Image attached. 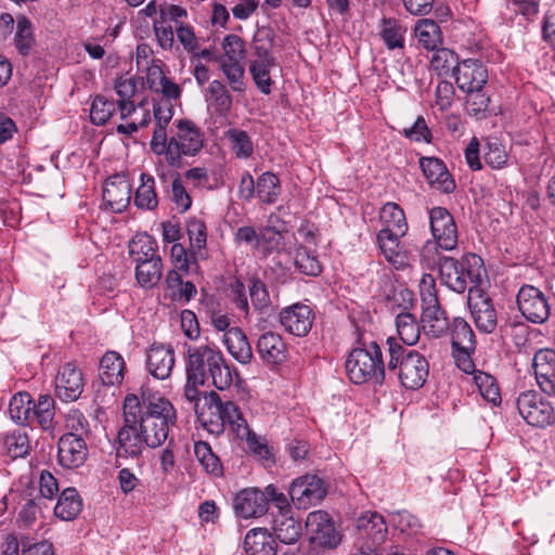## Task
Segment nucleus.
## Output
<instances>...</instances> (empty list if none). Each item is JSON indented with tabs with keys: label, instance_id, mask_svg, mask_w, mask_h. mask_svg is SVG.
<instances>
[{
	"label": "nucleus",
	"instance_id": "f257e3e1",
	"mask_svg": "<svg viewBox=\"0 0 555 555\" xmlns=\"http://www.w3.org/2000/svg\"><path fill=\"white\" fill-rule=\"evenodd\" d=\"M133 401L137 425L145 435L149 448H157L163 444L169 435L170 426L176 424V410L172 403L158 393L143 392L141 398L135 395H127L124 408Z\"/></svg>",
	"mask_w": 555,
	"mask_h": 555
},
{
	"label": "nucleus",
	"instance_id": "f03ea898",
	"mask_svg": "<svg viewBox=\"0 0 555 555\" xmlns=\"http://www.w3.org/2000/svg\"><path fill=\"white\" fill-rule=\"evenodd\" d=\"M185 374L192 383L209 379L218 390L229 389L233 383V371L228 364L222 351L212 343L186 346Z\"/></svg>",
	"mask_w": 555,
	"mask_h": 555
},
{
	"label": "nucleus",
	"instance_id": "7ed1b4c3",
	"mask_svg": "<svg viewBox=\"0 0 555 555\" xmlns=\"http://www.w3.org/2000/svg\"><path fill=\"white\" fill-rule=\"evenodd\" d=\"M386 346L387 375L390 378H398L406 389L416 390L423 387L429 374V363L426 358L416 350L403 347L392 336L387 338Z\"/></svg>",
	"mask_w": 555,
	"mask_h": 555
},
{
	"label": "nucleus",
	"instance_id": "20e7f679",
	"mask_svg": "<svg viewBox=\"0 0 555 555\" xmlns=\"http://www.w3.org/2000/svg\"><path fill=\"white\" fill-rule=\"evenodd\" d=\"M434 262L438 266L442 284L457 294L479 287L486 272L482 259L475 254L461 259L439 255Z\"/></svg>",
	"mask_w": 555,
	"mask_h": 555
},
{
	"label": "nucleus",
	"instance_id": "39448f33",
	"mask_svg": "<svg viewBox=\"0 0 555 555\" xmlns=\"http://www.w3.org/2000/svg\"><path fill=\"white\" fill-rule=\"evenodd\" d=\"M345 367L350 382L356 385L373 382L382 386L387 377L382 349L375 341L353 348L347 357Z\"/></svg>",
	"mask_w": 555,
	"mask_h": 555
},
{
	"label": "nucleus",
	"instance_id": "423d86ee",
	"mask_svg": "<svg viewBox=\"0 0 555 555\" xmlns=\"http://www.w3.org/2000/svg\"><path fill=\"white\" fill-rule=\"evenodd\" d=\"M133 401L124 408V425L118 430L113 447L116 453L115 466H121V459H139L147 447L145 435L137 425Z\"/></svg>",
	"mask_w": 555,
	"mask_h": 555
},
{
	"label": "nucleus",
	"instance_id": "0eeeda50",
	"mask_svg": "<svg viewBox=\"0 0 555 555\" xmlns=\"http://www.w3.org/2000/svg\"><path fill=\"white\" fill-rule=\"evenodd\" d=\"M176 131L171 134L169 145V166L176 169L183 167L182 158L197 155L204 145L202 130L194 121L179 119L175 121Z\"/></svg>",
	"mask_w": 555,
	"mask_h": 555
},
{
	"label": "nucleus",
	"instance_id": "6e6552de",
	"mask_svg": "<svg viewBox=\"0 0 555 555\" xmlns=\"http://www.w3.org/2000/svg\"><path fill=\"white\" fill-rule=\"evenodd\" d=\"M420 292L423 307V327L433 337H441L449 328V320L439 304L436 281L431 274L423 275Z\"/></svg>",
	"mask_w": 555,
	"mask_h": 555
},
{
	"label": "nucleus",
	"instance_id": "1a4fd4ad",
	"mask_svg": "<svg viewBox=\"0 0 555 555\" xmlns=\"http://www.w3.org/2000/svg\"><path fill=\"white\" fill-rule=\"evenodd\" d=\"M516 302L521 315L532 324H544L551 315L550 297L533 285L524 284L518 289Z\"/></svg>",
	"mask_w": 555,
	"mask_h": 555
},
{
	"label": "nucleus",
	"instance_id": "9d476101",
	"mask_svg": "<svg viewBox=\"0 0 555 555\" xmlns=\"http://www.w3.org/2000/svg\"><path fill=\"white\" fill-rule=\"evenodd\" d=\"M517 409L521 417L531 426L545 427L555 422L553 406L534 390L524 391L519 395Z\"/></svg>",
	"mask_w": 555,
	"mask_h": 555
},
{
	"label": "nucleus",
	"instance_id": "9b49d317",
	"mask_svg": "<svg viewBox=\"0 0 555 555\" xmlns=\"http://www.w3.org/2000/svg\"><path fill=\"white\" fill-rule=\"evenodd\" d=\"M326 493L324 481L311 474L295 478L288 488L291 501L298 509H307L312 505L320 504Z\"/></svg>",
	"mask_w": 555,
	"mask_h": 555
},
{
	"label": "nucleus",
	"instance_id": "f8f14e48",
	"mask_svg": "<svg viewBox=\"0 0 555 555\" xmlns=\"http://www.w3.org/2000/svg\"><path fill=\"white\" fill-rule=\"evenodd\" d=\"M306 529L310 543L318 546L334 548L341 540L333 518L325 511L319 509L309 513L306 519Z\"/></svg>",
	"mask_w": 555,
	"mask_h": 555
},
{
	"label": "nucleus",
	"instance_id": "ddd939ff",
	"mask_svg": "<svg viewBox=\"0 0 555 555\" xmlns=\"http://www.w3.org/2000/svg\"><path fill=\"white\" fill-rule=\"evenodd\" d=\"M467 304L479 332L493 333L498 326V314L489 296L479 287L469 288Z\"/></svg>",
	"mask_w": 555,
	"mask_h": 555
},
{
	"label": "nucleus",
	"instance_id": "4468645a",
	"mask_svg": "<svg viewBox=\"0 0 555 555\" xmlns=\"http://www.w3.org/2000/svg\"><path fill=\"white\" fill-rule=\"evenodd\" d=\"M429 224L436 244L444 249L452 250L457 246V228L453 216L444 207H433L429 210Z\"/></svg>",
	"mask_w": 555,
	"mask_h": 555
},
{
	"label": "nucleus",
	"instance_id": "2eb2a0df",
	"mask_svg": "<svg viewBox=\"0 0 555 555\" xmlns=\"http://www.w3.org/2000/svg\"><path fill=\"white\" fill-rule=\"evenodd\" d=\"M453 76L463 92L478 91L488 80V70L479 60L467 59L453 67Z\"/></svg>",
	"mask_w": 555,
	"mask_h": 555
},
{
	"label": "nucleus",
	"instance_id": "dca6fc26",
	"mask_svg": "<svg viewBox=\"0 0 555 555\" xmlns=\"http://www.w3.org/2000/svg\"><path fill=\"white\" fill-rule=\"evenodd\" d=\"M313 320L312 309L300 302L286 307L280 312L281 325L285 331L298 337H304L310 332Z\"/></svg>",
	"mask_w": 555,
	"mask_h": 555
},
{
	"label": "nucleus",
	"instance_id": "f3484780",
	"mask_svg": "<svg viewBox=\"0 0 555 555\" xmlns=\"http://www.w3.org/2000/svg\"><path fill=\"white\" fill-rule=\"evenodd\" d=\"M420 167L426 180L435 190L444 194H450L455 190V181L441 159L423 156L420 158Z\"/></svg>",
	"mask_w": 555,
	"mask_h": 555
},
{
	"label": "nucleus",
	"instance_id": "a211bd4d",
	"mask_svg": "<svg viewBox=\"0 0 555 555\" xmlns=\"http://www.w3.org/2000/svg\"><path fill=\"white\" fill-rule=\"evenodd\" d=\"M175 366V350L170 345L154 343L146 351V369L157 379H167Z\"/></svg>",
	"mask_w": 555,
	"mask_h": 555
},
{
	"label": "nucleus",
	"instance_id": "6ab92c4d",
	"mask_svg": "<svg viewBox=\"0 0 555 555\" xmlns=\"http://www.w3.org/2000/svg\"><path fill=\"white\" fill-rule=\"evenodd\" d=\"M532 367L542 391L555 397V350H538L532 358Z\"/></svg>",
	"mask_w": 555,
	"mask_h": 555
},
{
	"label": "nucleus",
	"instance_id": "aec40b11",
	"mask_svg": "<svg viewBox=\"0 0 555 555\" xmlns=\"http://www.w3.org/2000/svg\"><path fill=\"white\" fill-rule=\"evenodd\" d=\"M83 390L82 373L73 364L67 363L59 371L55 378V393L65 402L77 400Z\"/></svg>",
	"mask_w": 555,
	"mask_h": 555
},
{
	"label": "nucleus",
	"instance_id": "412c9836",
	"mask_svg": "<svg viewBox=\"0 0 555 555\" xmlns=\"http://www.w3.org/2000/svg\"><path fill=\"white\" fill-rule=\"evenodd\" d=\"M131 199V185L122 176L109 177L103 188L105 207L113 212L125 210Z\"/></svg>",
	"mask_w": 555,
	"mask_h": 555
},
{
	"label": "nucleus",
	"instance_id": "4be33fe9",
	"mask_svg": "<svg viewBox=\"0 0 555 555\" xmlns=\"http://www.w3.org/2000/svg\"><path fill=\"white\" fill-rule=\"evenodd\" d=\"M234 509L237 516L245 519L260 517L268 511V498L258 489H244L234 499Z\"/></svg>",
	"mask_w": 555,
	"mask_h": 555
},
{
	"label": "nucleus",
	"instance_id": "5701e85b",
	"mask_svg": "<svg viewBox=\"0 0 555 555\" xmlns=\"http://www.w3.org/2000/svg\"><path fill=\"white\" fill-rule=\"evenodd\" d=\"M57 448L59 462L65 468L79 467L87 460L88 449L83 438L63 435L59 440Z\"/></svg>",
	"mask_w": 555,
	"mask_h": 555
},
{
	"label": "nucleus",
	"instance_id": "b1692460",
	"mask_svg": "<svg viewBox=\"0 0 555 555\" xmlns=\"http://www.w3.org/2000/svg\"><path fill=\"white\" fill-rule=\"evenodd\" d=\"M391 230H380L377 243L386 260L396 269H402L409 263V251L401 245L400 237L404 234L390 233Z\"/></svg>",
	"mask_w": 555,
	"mask_h": 555
},
{
	"label": "nucleus",
	"instance_id": "393cba45",
	"mask_svg": "<svg viewBox=\"0 0 555 555\" xmlns=\"http://www.w3.org/2000/svg\"><path fill=\"white\" fill-rule=\"evenodd\" d=\"M256 350L267 364H280L287 358V348L281 335L266 332L259 336Z\"/></svg>",
	"mask_w": 555,
	"mask_h": 555
},
{
	"label": "nucleus",
	"instance_id": "a878e982",
	"mask_svg": "<svg viewBox=\"0 0 555 555\" xmlns=\"http://www.w3.org/2000/svg\"><path fill=\"white\" fill-rule=\"evenodd\" d=\"M219 404V395L216 391H210L205 397L203 408L196 409V416L203 427L212 435H220L224 431L221 410L217 409Z\"/></svg>",
	"mask_w": 555,
	"mask_h": 555
},
{
	"label": "nucleus",
	"instance_id": "bb28decb",
	"mask_svg": "<svg viewBox=\"0 0 555 555\" xmlns=\"http://www.w3.org/2000/svg\"><path fill=\"white\" fill-rule=\"evenodd\" d=\"M276 66L274 55L258 56L253 55L249 61L248 70L257 87L262 94H270L273 80L271 79V69Z\"/></svg>",
	"mask_w": 555,
	"mask_h": 555
},
{
	"label": "nucleus",
	"instance_id": "cd10ccee",
	"mask_svg": "<svg viewBox=\"0 0 555 555\" xmlns=\"http://www.w3.org/2000/svg\"><path fill=\"white\" fill-rule=\"evenodd\" d=\"M357 529L361 537L372 542V546L380 545L387 535L384 517L376 512H367L357 520Z\"/></svg>",
	"mask_w": 555,
	"mask_h": 555
},
{
	"label": "nucleus",
	"instance_id": "c85d7f7f",
	"mask_svg": "<svg viewBox=\"0 0 555 555\" xmlns=\"http://www.w3.org/2000/svg\"><path fill=\"white\" fill-rule=\"evenodd\" d=\"M276 542L267 529L254 528L244 539V550L247 555H275Z\"/></svg>",
	"mask_w": 555,
	"mask_h": 555
},
{
	"label": "nucleus",
	"instance_id": "c756f323",
	"mask_svg": "<svg viewBox=\"0 0 555 555\" xmlns=\"http://www.w3.org/2000/svg\"><path fill=\"white\" fill-rule=\"evenodd\" d=\"M125 361L116 351H107L100 361L99 376L103 385L116 386L124 380Z\"/></svg>",
	"mask_w": 555,
	"mask_h": 555
},
{
	"label": "nucleus",
	"instance_id": "7c9ffc66",
	"mask_svg": "<svg viewBox=\"0 0 555 555\" xmlns=\"http://www.w3.org/2000/svg\"><path fill=\"white\" fill-rule=\"evenodd\" d=\"M229 353L240 363L247 364L253 359V350L245 333L240 327H231L223 335Z\"/></svg>",
	"mask_w": 555,
	"mask_h": 555
},
{
	"label": "nucleus",
	"instance_id": "2f4dec72",
	"mask_svg": "<svg viewBox=\"0 0 555 555\" xmlns=\"http://www.w3.org/2000/svg\"><path fill=\"white\" fill-rule=\"evenodd\" d=\"M13 44L22 56L31 54L36 47V37L31 21L23 14L17 15Z\"/></svg>",
	"mask_w": 555,
	"mask_h": 555
},
{
	"label": "nucleus",
	"instance_id": "473e14b6",
	"mask_svg": "<svg viewBox=\"0 0 555 555\" xmlns=\"http://www.w3.org/2000/svg\"><path fill=\"white\" fill-rule=\"evenodd\" d=\"M301 524L289 514H276L273 530L276 539L284 544H294L301 535Z\"/></svg>",
	"mask_w": 555,
	"mask_h": 555
},
{
	"label": "nucleus",
	"instance_id": "72a5a7b5",
	"mask_svg": "<svg viewBox=\"0 0 555 555\" xmlns=\"http://www.w3.org/2000/svg\"><path fill=\"white\" fill-rule=\"evenodd\" d=\"M82 500L75 488H66L62 491L54 507V515L62 520H73L81 512Z\"/></svg>",
	"mask_w": 555,
	"mask_h": 555
},
{
	"label": "nucleus",
	"instance_id": "f704fd0d",
	"mask_svg": "<svg viewBox=\"0 0 555 555\" xmlns=\"http://www.w3.org/2000/svg\"><path fill=\"white\" fill-rule=\"evenodd\" d=\"M217 409L221 410L223 427L229 425L240 439H244V435L248 434L249 428L238 406L230 400L222 401L219 396Z\"/></svg>",
	"mask_w": 555,
	"mask_h": 555
},
{
	"label": "nucleus",
	"instance_id": "c9c22d12",
	"mask_svg": "<svg viewBox=\"0 0 555 555\" xmlns=\"http://www.w3.org/2000/svg\"><path fill=\"white\" fill-rule=\"evenodd\" d=\"M414 34L426 50L435 51L442 43L441 29L434 20H420L414 27Z\"/></svg>",
	"mask_w": 555,
	"mask_h": 555
},
{
	"label": "nucleus",
	"instance_id": "e433bc0d",
	"mask_svg": "<svg viewBox=\"0 0 555 555\" xmlns=\"http://www.w3.org/2000/svg\"><path fill=\"white\" fill-rule=\"evenodd\" d=\"M163 275V261L160 256L140 261L135 266V279L144 288H152L158 284Z\"/></svg>",
	"mask_w": 555,
	"mask_h": 555
},
{
	"label": "nucleus",
	"instance_id": "4c0bfd02",
	"mask_svg": "<svg viewBox=\"0 0 555 555\" xmlns=\"http://www.w3.org/2000/svg\"><path fill=\"white\" fill-rule=\"evenodd\" d=\"M209 106L219 115H227L233 105V98L227 86L219 80H212L206 90Z\"/></svg>",
	"mask_w": 555,
	"mask_h": 555
},
{
	"label": "nucleus",
	"instance_id": "58836bf2",
	"mask_svg": "<svg viewBox=\"0 0 555 555\" xmlns=\"http://www.w3.org/2000/svg\"><path fill=\"white\" fill-rule=\"evenodd\" d=\"M453 350H476V338L473 328L463 318H454L451 327Z\"/></svg>",
	"mask_w": 555,
	"mask_h": 555
},
{
	"label": "nucleus",
	"instance_id": "ea45409f",
	"mask_svg": "<svg viewBox=\"0 0 555 555\" xmlns=\"http://www.w3.org/2000/svg\"><path fill=\"white\" fill-rule=\"evenodd\" d=\"M379 35L389 50L404 47L405 28L392 17H384L379 23Z\"/></svg>",
	"mask_w": 555,
	"mask_h": 555
},
{
	"label": "nucleus",
	"instance_id": "a19ab883",
	"mask_svg": "<svg viewBox=\"0 0 555 555\" xmlns=\"http://www.w3.org/2000/svg\"><path fill=\"white\" fill-rule=\"evenodd\" d=\"M281 194V183L276 175L270 171L261 173L256 181V196L263 204L271 205Z\"/></svg>",
	"mask_w": 555,
	"mask_h": 555
},
{
	"label": "nucleus",
	"instance_id": "79ce46f5",
	"mask_svg": "<svg viewBox=\"0 0 555 555\" xmlns=\"http://www.w3.org/2000/svg\"><path fill=\"white\" fill-rule=\"evenodd\" d=\"M157 242L149 234H137L129 243V254L135 263L159 256Z\"/></svg>",
	"mask_w": 555,
	"mask_h": 555
},
{
	"label": "nucleus",
	"instance_id": "37998d69",
	"mask_svg": "<svg viewBox=\"0 0 555 555\" xmlns=\"http://www.w3.org/2000/svg\"><path fill=\"white\" fill-rule=\"evenodd\" d=\"M396 326L399 339L406 347L415 345L420 340V325L414 314L401 312L396 318Z\"/></svg>",
	"mask_w": 555,
	"mask_h": 555
},
{
	"label": "nucleus",
	"instance_id": "c03bdc74",
	"mask_svg": "<svg viewBox=\"0 0 555 555\" xmlns=\"http://www.w3.org/2000/svg\"><path fill=\"white\" fill-rule=\"evenodd\" d=\"M141 184L134 195V205L140 209L153 210L158 205L155 192V179L147 173H141Z\"/></svg>",
	"mask_w": 555,
	"mask_h": 555
},
{
	"label": "nucleus",
	"instance_id": "a18cd8bd",
	"mask_svg": "<svg viewBox=\"0 0 555 555\" xmlns=\"http://www.w3.org/2000/svg\"><path fill=\"white\" fill-rule=\"evenodd\" d=\"M54 400L49 395H41L37 403L33 401L31 424L35 422L44 429L53 428Z\"/></svg>",
	"mask_w": 555,
	"mask_h": 555
},
{
	"label": "nucleus",
	"instance_id": "49530a36",
	"mask_svg": "<svg viewBox=\"0 0 555 555\" xmlns=\"http://www.w3.org/2000/svg\"><path fill=\"white\" fill-rule=\"evenodd\" d=\"M380 219L385 224L383 230H391L390 233L405 234L408 223L403 210L395 203H386L380 211Z\"/></svg>",
	"mask_w": 555,
	"mask_h": 555
},
{
	"label": "nucleus",
	"instance_id": "de8ad7c7",
	"mask_svg": "<svg viewBox=\"0 0 555 555\" xmlns=\"http://www.w3.org/2000/svg\"><path fill=\"white\" fill-rule=\"evenodd\" d=\"M194 453L203 469L215 477L223 474V467L219 457L212 452L210 446L205 441L194 443Z\"/></svg>",
	"mask_w": 555,
	"mask_h": 555
},
{
	"label": "nucleus",
	"instance_id": "09e8293b",
	"mask_svg": "<svg viewBox=\"0 0 555 555\" xmlns=\"http://www.w3.org/2000/svg\"><path fill=\"white\" fill-rule=\"evenodd\" d=\"M33 400L29 393L20 392L12 397L9 404L11 418L20 424H31Z\"/></svg>",
	"mask_w": 555,
	"mask_h": 555
},
{
	"label": "nucleus",
	"instance_id": "8fccbe9b",
	"mask_svg": "<svg viewBox=\"0 0 555 555\" xmlns=\"http://www.w3.org/2000/svg\"><path fill=\"white\" fill-rule=\"evenodd\" d=\"M219 67L233 92L246 91L245 68L240 61H219Z\"/></svg>",
	"mask_w": 555,
	"mask_h": 555
},
{
	"label": "nucleus",
	"instance_id": "3c124183",
	"mask_svg": "<svg viewBox=\"0 0 555 555\" xmlns=\"http://www.w3.org/2000/svg\"><path fill=\"white\" fill-rule=\"evenodd\" d=\"M225 138L237 158H249L254 153V144L249 134L237 128H231L225 132Z\"/></svg>",
	"mask_w": 555,
	"mask_h": 555
},
{
	"label": "nucleus",
	"instance_id": "603ef678",
	"mask_svg": "<svg viewBox=\"0 0 555 555\" xmlns=\"http://www.w3.org/2000/svg\"><path fill=\"white\" fill-rule=\"evenodd\" d=\"M294 264L300 273L308 276H318L322 271L321 263L317 256L305 246L297 248Z\"/></svg>",
	"mask_w": 555,
	"mask_h": 555
},
{
	"label": "nucleus",
	"instance_id": "864d4df0",
	"mask_svg": "<svg viewBox=\"0 0 555 555\" xmlns=\"http://www.w3.org/2000/svg\"><path fill=\"white\" fill-rule=\"evenodd\" d=\"M3 446L8 454L13 457H24L29 453L30 444L25 431L17 429L3 437Z\"/></svg>",
	"mask_w": 555,
	"mask_h": 555
},
{
	"label": "nucleus",
	"instance_id": "5fc2aeb1",
	"mask_svg": "<svg viewBox=\"0 0 555 555\" xmlns=\"http://www.w3.org/2000/svg\"><path fill=\"white\" fill-rule=\"evenodd\" d=\"M474 383L485 400L494 405L501 402L499 386L492 375L482 371L475 372Z\"/></svg>",
	"mask_w": 555,
	"mask_h": 555
},
{
	"label": "nucleus",
	"instance_id": "6e6d98bb",
	"mask_svg": "<svg viewBox=\"0 0 555 555\" xmlns=\"http://www.w3.org/2000/svg\"><path fill=\"white\" fill-rule=\"evenodd\" d=\"M116 103L102 94L94 96L90 108V120L93 125L102 126L113 116Z\"/></svg>",
	"mask_w": 555,
	"mask_h": 555
},
{
	"label": "nucleus",
	"instance_id": "4d7b16f0",
	"mask_svg": "<svg viewBox=\"0 0 555 555\" xmlns=\"http://www.w3.org/2000/svg\"><path fill=\"white\" fill-rule=\"evenodd\" d=\"M275 34L270 26H260L257 28L253 41V55L267 56L273 55L272 48L274 44Z\"/></svg>",
	"mask_w": 555,
	"mask_h": 555
},
{
	"label": "nucleus",
	"instance_id": "13d9d810",
	"mask_svg": "<svg viewBox=\"0 0 555 555\" xmlns=\"http://www.w3.org/2000/svg\"><path fill=\"white\" fill-rule=\"evenodd\" d=\"M66 428L68 433L66 435H73L76 438L86 439L90 435V424L87 417L79 410H70L65 420Z\"/></svg>",
	"mask_w": 555,
	"mask_h": 555
},
{
	"label": "nucleus",
	"instance_id": "bf43d9fd",
	"mask_svg": "<svg viewBox=\"0 0 555 555\" xmlns=\"http://www.w3.org/2000/svg\"><path fill=\"white\" fill-rule=\"evenodd\" d=\"M169 145H171V137L168 138L166 127H163L162 125H155L150 142V149L155 155L164 156L168 166L170 151Z\"/></svg>",
	"mask_w": 555,
	"mask_h": 555
},
{
	"label": "nucleus",
	"instance_id": "052dcab7",
	"mask_svg": "<svg viewBox=\"0 0 555 555\" xmlns=\"http://www.w3.org/2000/svg\"><path fill=\"white\" fill-rule=\"evenodd\" d=\"M391 521L398 530L409 535H415L421 532L422 529L420 519L406 511L393 514Z\"/></svg>",
	"mask_w": 555,
	"mask_h": 555
},
{
	"label": "nucleus",
	"instance_id": "680f3d73",
	"mask_svg": "<svg viewBox=\"0 0 555 555\" xmlns=\"http://www.w3.org/2000/svg\"><path fill=\"white\" fill-rule=\"evenodd\" d=\"M186 232L190 240L191 249L201 251L206 245V225L202 220L192 218L188 221Z\"/></svg>",
	"mask_w": 555,
	"mask_h": 555
},
{
	"label": "nucleus",
	"instance_id": "e2e57ef3",
	"mask_svg": "<svg viewBox=\"0 0 555 555\" xmlns=\"http://www.w3.org/2000/svg\"><path fill=\"white\" fill-rule=\"evenodd\" d=\"M248 288L249 297L255 309L259 311L267 309L270 305V296L266 284L257 278H251Z\"/></svg>",
	"mask_w": 555,
	"mask_h": 555
},
{
	"label": "nucleus",
	"instance_id": "0e129e2a",
	"mask_svg": "<svg viewBox=\"0 0 555 555\" xmlns=\"http://www.w3.org/2000/svg\"><path fill=\"white\" fill-rule=\"evenodd\" d=\"M457 64H460L457 55L447 48H437L431 59V66L440 73L453 72V67Z\"/></svg>",
	"mask_w": 555,
	"mask_h": 555
},
{
	"label": "nucleus",
	"instance_id": "69168bd1",
	"mask_svg": "<svg viewBox=\"0 0 555 555\" xmlns=\"http://www.w3.org/2000/svg\"><path fill=\"white\" fill-rule=\"evenodd\" d=\"M224 56L219 61H241L245 55V44L241 37L236 35H228L222 42Z\"/></svg>",
	"mask_w": 555,
	"mask_h": 555
},
{
	"label": "nucleus",
	"instance_id": "338daca9",
	"mask_svg": "<svg viewBox=\"0 0 555 555\" xmlns=\"http://www.w3.org/2000/svg\"><path fill=\"white\" fill-rule=\"evenodd\" d=\"M483 159L487 165L494 169L502 168L507 162V153L504 146L495 141H489L486 145Z\"/></svg>",
	"mask_w": 555,
	"mask_h": 555
},
{
	"label": "nucleus",
	"instance_id": "774afa93",
	"mask_svg": "<svg viewBox=\"0 0 555 555\" xmlns=\"http://www.w3.org/2000/svg\"><path fill=\"white\" fill-rule=\"evenodd\" d=\"M285 234L271 228H263L259 233V245H263L268 251L280 253L285 248Z\"/></svg>",
	"mask_w": 555,
	"mask_h": 555
}]
</instances>
